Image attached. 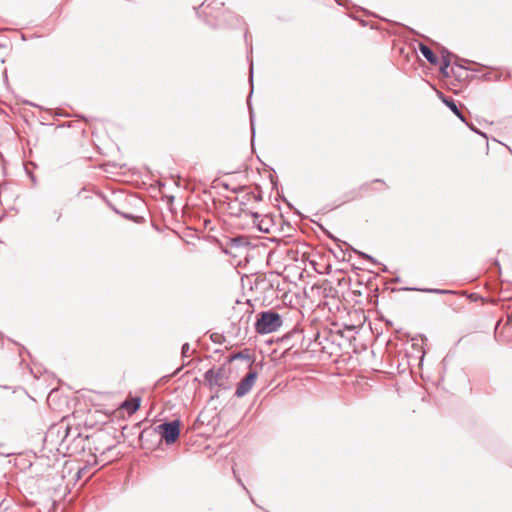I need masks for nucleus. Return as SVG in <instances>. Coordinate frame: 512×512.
I'll use <instances>...</instances> for the list:
<instances>
[{"label":"nucleus","instance_id":"nucleus-5","mask_svg":"<svg viewBox=\"0 0 512 512\" xmlns=\"http://www.w3.org/2000/svg\"><path fill=\"white\" fill-rule=\"evenodd\" d=\"M154 431L161 436V439L167 445L174 444L180 436L181 421L179 419L165 421L156 426Z\"/></svg>","mask_w":512,"mask_h":512},{"label":"nucleus","instance_id":"nucleus-9","mask_svg":"<svg viewBox=\"0 0 512 512\" xmlns=\"http://www.w3.org/2000/svg\"><path fill=\"white\" fill-rule=\"evenodd\" d=\"M249 244H250V242H249L248 238L246 236H242V235L232 237L229 240V246L231 248H236V249L246 248L247 246H249Z\"/></svg>","mask_w":512,"mask_h":512},{"label":"nucleus","instance_id":"nucleus-26","mask_svg":"<svg viewBox=\"0 0 512 512\" xmlns=\"http://www.w3.org/2000/svg\"><path fill=\"white\" fill-rule=\"evenodd\" d=\"M254 198H255L256 201H261V199H262L260 194L254 196Z\"/></svg>","mask_w":512,"mask_h":512},{"label":"nucleus","instance_id":"nucleus-19","mask_svg":"<svg viewBox=\"0 0 512 512\" xmlns=\"http://www.w3.org/2000/svg\"><path fill=\"white\" fill-rule=\"evenodd\" d=\"M448 68L449 67H445L443 65H440V72H441V74L447 77L449 75Z\"/></svg>","mask_w":512,"mask_h":512},{"label":"nucleus","instance_id":"nucleus-1","mask_svg":"<svg viewBox=\"0 0 512 512\" xmlns=\"http://www.w3.org/2000/svg\"><path fill=\"white\" fill-rule=\"evenodd\" d=\"M314 269L312 261L308 260L306 252L300 253L297 249L290 247V322H294L290 330V351L295 349L291 356H295L300 351H304L310 344V339L306 340L304 332V315L305 312L311 311L312 306L308 303V282L305 277H310V270ZM310 293H320L321 286L312 284L309 286Z\"/></svg>","mask_w":512,"mask_h":512},{"label":"nucleus","instance_id":"nucleus-18","mask_svg":"<svg viewBox=\"0 0 512 512\" xmlns=\"http://www.w3.org/2000/svg\"><path fill=\"white\" fill-rule=\"evenodd\" d=\"M139 406H140V399L136 398L135 402L131 405L130 411L132 413L135 412L136 410H138Z\"/></svg>","mask_w":512,"mask_h":512},{"label":"nucleus","instance_id":"nucleus-8","mask_svg":"<svg viewBox=\"0 0 512 512\" xmlns=\"http://www.w3.org/2000/svg\"><path fill=\"white\" fill-rule=\"evenodd\" d=\"M286 338H288L287 334L280 339L281 344L279 348L274 349L272 352L273 359L283 363H285L286 354L288 352V348L282 347V344Z\"/></svg>","mask_w":512,"mask_h":512},{"label":"nucleus","instance_id":"nucleus-4","mask_svg":"<svg viewBox=\"0 0 512 512\" xmlns=\"http://www.w3.org/2000/svg\"><path fill=\"white\" fill-rule=\"evenodd\" d=\"M54 436L61 438L59 445L69 450V439L72 438L73 440H76L77 438L81 437V433L78 432L77 429H72L68 425L61 423L59 425L50 427L47 432L46 439L53 438Z\"/></svg>","mask_w":512,"mask_h":512},{"label":"nucleus","instance_id":"nucleus-7","mask_svg":"<svg viewBox=\"0 0 512 512\" xmlns=\"http://www.w3.org/2000/svg\"><path fill=\"white\" fill-rule=\"evenodd\" d=\"M257 376L258 374L255 370H250L239 382L235 391V396L238 398L245 396L252 389L256 382Z\"/></svg>","mask_w":512,"mask_h":512},{"label":"nucleus","instance_id":"nucleus-25","mask_svg":"<svg viewBox=\"0 0 512 512\" xmlns=\"http://www.w3.org/2000/svg\"><path fill=\"white\" fill-rule=\"evenodd\" d=\"M243 357H244V356H243V354H242L241 352H239V353H237L236 355H234V356L231 358V360H232V359L243 358Z\"/></svg>","mask_w":512,"mask_h":512},{"label":"nucleus","instance_id":"nucleus-6","mask_svg":"<svg viewBox=\"0 0 512 512\" xmlns=\"http://www.w3.org/2000/svg\"><path fill=\"white\" fill-rule=\"evenodd\" d=\"M228 379L227 371L224 365L215 368L212 367L204 373V380L208 383L209 387H218L222 389H229L225 381Z\"/></svg>","mask_w":512,"mask_h":512},{"label":"nucleus","instance_id":"nucleus-29","mask_svg":"<svg viewBox=\"0 0 512 512\" xmlns=\"http://www.w3.org/2000/svg\"><path fill=\"white\" fill-rule=\"evenodd\" d=\"M283 198V201L288 204V200L285 198V196L282 197Z\"/></svg>","mask_w":512,"mask_h":512},{"label":"nucleus","instance_id":"nucleus-10","mask_svg":"<svg viewBox=\"0 0 512 512\" xmlns=\"http://www.w3.org/2000/svg\"><path fill=\"white\" fill-rule=\"evenodd\" d=\"M419 50L421 54L427 59V61L433 65L438 63V58L434 54V52L425 44L419 45Z\"/></svg>","mask_w":512,"mask_h":512},{"label":"nucleus","instance_id":"nucleus-27","mask_svg":"<svg viewBox=\"0 0 512 512\" xmlns=\"http://www.w3.org/2000/svg\"><path fill=\"white\" fill-rule=\"evenodd\" d=\"M252 217H253L255 220H257V219L259 218V215H258V213L254 212V213H252Z\"/></svg>","mask_w":512,"mask_h":512},{"label":"nucleus","instance_id":"nucleus-12","mask_svg":"<svg viewBox=\"0 0 512 512\" xmlns=\"http://www.w3.org/2000/svg\"><path fill=\"white\" fill-rule=\"evenodd\" d=\"M442 55H447L448 58H452V57H455L456 58V62L455 64L457 66H459L460 68H464V66L462 64L459 63V61L461 62H467V60H464V59H459L457 56L453 55L451 52H449L447 49H443L442 52H441V56Z\"/></svg>","mask_w":512,"mask_h":512},{"label":"nucleus","instance_id":"nucleus-2","mask_svg":"<svg viewBox=\"0 0 512 512\" xmlns=\"http://www.w3.org/2000/svg\"><path fill=\"white\" fill-rule=\"evenodd\" d=\"M115 433L116 429L113 426H106L87 435L86 440L89 442V449L101 455L113 450L120 442Z\"/></svg>","mask_w":512,"mask_h":512},{"label":"nucleus","instance_id":"nucleus-13","mask_svg":"<svg viewBox=\"0 0 512 512\" xmlns=\"http://www.w3.org/2000/svg\"><path fill=\"white\" fill-rule=\"evenodd\" d=\"M422 291L427 293H436V294H449L452 293L450 290H443V289H423Z\"/></svg>","mask_w":512,"mask_h":512},{"label":"nucleus","instance_id":"nucleus-14","mask_svg":"<svg viewBox=\"0 0 512 512\" xmlns=\"http://www.w3.org/2000/svg\"><path fill=\"white\" fill-rule=\"evenodd\" d=\"M271 286H272V287L276 286V288H277L279 291H283L282 297H286V296H287V291H285V290H284L285 288H284V287H283V288H280V282H279V280H277V281H276V280L272 279V280H271Z\"/></svg>","mask_w":512,"mask_h":512},{"label":"nucleus","instance_id":"nucleus-15","mask_svg":"<svg viewBox=\"0 0 512 512\" xmlns=\"http://www.w3.org/2000/svg\"><path fill=\"white\" fill-rule=\"evenodd\" d=\"M250 123H251V130H252V143L254 142L255 138V127H254V114L252 111V108L250 107Z\"/></svg>","mask_w":512,"mask_h":512},{"label":"nucleus","instance_id":"nucleus-22","mask_svg":"<svg viewBox=\"0 0 512 512\" xmlns=\"http://www.w3.org/2000/svg\"><path fill=\"white\" fill-rule=\"evenodd\" d=\"M250 83H251V86L253 87V65L252 64L250 66Z\"/></svg>","mask_w":512,"mask_h":512},{"label":"nucleus","instance_id":"nucleus-11","mask_svg":"<svg viewBox=\"0 0 512 512\" xmlns=\"http://www.w3.org/2000/svg\"><path fill=\"white\" fill-rule=\"evenodd\" d=\"M442 100L458 118H460L462 121H465L462 112L458 109L455 101L452 98L443 97Z\"/></svg>","mask_w":512,"mask_h":512},{"label":"nucleus","instance_id":"nucleus-23","mask_svg":"<svg viewBox=\"0 0 512 512\" xmlns=\"http://www.w3.org/2000/svg\"><path fill=\"white\" fill-rule=\"evenodd\" d=\"M359 254H360L363 258H366V259H368V260H370V261L374 262L373 258H372L370 255L365 254V253H359Z\"/></svg>","mask_w":512,"mask_h":512},{"label":"nucleus","instance_id":"nucleus-20","mask_svg":"<svg viewBox=\"0 0 512 512\" xmlns=\"http://www.w3.org/2000/svg\"><path fill=\"white\" fill-rule=\"evenodd\" d=\"M257 226H258V229L260 231H262V232H268L269 231L268 227H265V224H262V221L260 223H258Z\"/></svg>","mask_w":512,"mask_h":512},{"label":"nucleus","instance_id":"nucleus-17","mask_svg":"<svg viewBox=\"0 0 512 512\" xmlns=\"http://www.w3.org/2000/svg\"><path fill=\"white\" fill-rule=\"evenodd\" d=\"M451 64V58H448L447 55H442V62H441V65L445 66V67H449Z\"/></svg>","mask_w":512,"mask_h":512},{"label":"nucleus","instance_id":"nucleus-21","mask_svg":"<svg viewBox=\"0 0 512 512\" xmlns=\"http://www.w3.org/2000/svg\"><path fill=\"white\" fill-rule=\"evenodd\" d=\"M257 226H258V229L260 231H262V232H268L269 231L268 227H265V224H262V221L260 223H258Z\"/></svg>","mask_w":512,"mask_h":512},{"label":"nucleus","instance_id":"nucleus-24","mask_svg":"<svg viewBox=\"0 0 512 512\" xmlns=\"http://www.w3.org/2000/svg\"><path fill=\"white\" fill-rule=\"evenodd\" d=\"M237 482L242 486V488L247 492L249 493L248 489L246 488V486L243 484L242 480L240 478H237Z\"/></svg>","mask_w":512,"mask_h":512},{"label":"nucleus","instance_id":"nucleus-3","mask_svg":"<svg viewBox=\"0 0 512 512\" xmlns=\"http://www.w3.org/2000/svg\"><path fill=\"white\" fill-rule=\"evenodd\" d=\"M281 325L282 317L273 310H267L257 315L254 327L258 334H268L276 331Z\"/></svg>","mask_w":512,"mask_h":512},{"label":"nucleus","instance_id":"nucleus-28","mask_svg":"<svg viewBox=\"0 0 512 512\" xmlns=\"http://www.w3.org/2000/svg\"><path fill=\"white\" fill-rule=\"evenodd\" d=\"M288 281L287 276H283V284H285Z\"/></svg>","mask_w":512,"mask_h":512},{"label":"nucleus","instance_id":"nucleus-16","mask_svg":"<svg viewBox=\"0 0 512 512\" xmlns=\"http://www.w3.org/2000/svg\"><path fill=\"white\" fill-rule=\"evenodd\" d=\"M189 350H190V345L189 343H184L181 347V354H182V357L185 358V357H188L189 355Z\"/></svg>","mask_w":512,"mask_h":512}]
</instances>
